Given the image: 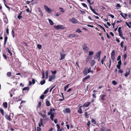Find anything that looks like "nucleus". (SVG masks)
Returning <instances> with one entry per match:
<instances>
[{"label":"nucleus","mask_w":131,"mask_h":131,"mask_svg":"<svg viewBox=\"0 0 131 131\" xmlns=\"http://www.w3.org/2000/svg\"><path fill=\"white\" fill-rule=\"evenodd\" d=\"M43 124V119L42 118H41L39 123V127H40Z\"/></svg>","instance_id":"11"},{"label":"nucleus","mask_w":131,"mask_h":131,"mask_svg":"<svg viewBox=\"0 0 131 131\" xmlns=\"http://www.w3.org/2000/svg\"><path fill=\"white\" fill-rule=\"evenodd\" d=\"M6 31L8 35H9V29L8 28H7L6 29Z\"/></svg>","instance_id":"57"},{"label":"nucleus","mask_w":131,"mask_h":131,"mask_svg":"<svg viewBox=\"0 0 131 131\" xmlns=\"http://www.w3.org/2000/svg\"><path fill=\"white\" fill-rule=\"evenodd\" d=\"M112 83L113 85H116L117 84V82L115 80H113L112 81Z\"/></svg>","instance_id":"36"},{"label":"nucleus","mask_w":131,"mask_h":131,"mask_svg":"<svg viewBox=\"0 0 131 131\" xmlns=\"http://www.w3.org/2000/svg\"><path fill=\"white\" fill-rule=\"evenodd\" d=\"M54 113H52L50 114V118L52 121L53 120V117L54 116Z\"/></svg>","instance_id":"24"},{"label":"nucleus","mask_w":131,"mask_h":131,"mask_svg":"<svg viewBox=\"0 0 131 131\" xmlns=\"http://www.w3.org/2000/svg\"><path fill=\"white\" fill-rule=\"evenodd\" d=\"M48 88H47L46 90H45V91L43 93L44 94H46L48 91Z\"/></svg>","instance_id":"43"},{"label":"nucleus","mask_w":131,"mask_h":131,"mask_svg":"<svg viewBox=\"0 0 131 131\" xmlns=\"http://www.w3.org/2000/svg\"><path fill=\"white\" fill-rule=\"evenodd\" d=\"M56 78V76L55 75H49V78L48 80V81H51L52 80H54Z\"/></svg>","instance_id":"8"},{"label":"nucleus","mask_w":131,"mask_h":131,"mask_svg":"<svg viewBox=\"0 0 131 131\" xmlns=\"http://www.w3.org/2000/svg\"><path fill=\"white\" fill-rule=\"evenodd\" d=\"M121 56H119L117 58V61L120 60H121Z\"/></svg>","instance_id":"61"},{"label":"nucleus","mask_w":131,"mask_h":131,"mask_svg":"<svg viewBox=\"0 0 131 131\" xmlns=\"http://www.w3.org/2000/svg\"><path fill=\"white\" fill-rule=\"evenodd\" d=\"M90 78V75H88L86 77H85L83 80V82H85V80L88 79L89 78Z\"/></svg>","instance_id":"16"},{"label":"nucleus","mask_w":131,"mask_h":131,"mask_svg":"<svg viewBox=\"0 0 131 131\" xmlns=\"http://www.w3.org/2000/svg\"><path fill=\"white\" fill-rule=\"evenodd\" d=\"M8 53H9V55L10 56H12V53L10 51V50L9 49H8Z\"/></svg>","instance_id":"60"},{"label":"nucleus","mask_w":131,"mask_h":131,"mask_svg":"<svg viewBox=\"0 0 131 131\" xmlns=\"http://www.w3.org/2000/svg\"><path fill=\"white\" fill-rule=\"evenodd\" d=\"M4 45H5L6 43V42L8 39V37L6 35H4Z\"/></svg>","instance_id":"13"},{"label":"nucleus","mask_w":131,"mask_h":131,"mask_svg":"<svg viewBox=\"0 0 131 131\" xmlns=\"http://www.w3.org/2000/svg\"><path fill=\"white\" fill-rule=\"evenodd\" d=\"M75 36V35L74 34H71L69 35L68 37L70 38H74Z\"/></svg>","instance_id":"25"},{"label":"nucleus","mask_w":131,"mask_h":131,"mask_svg":"<svg viewBox=\"0 0 131 131\" xmlns=\"http://www.w3.org/2000/svg\"><path fill=\"white\" fill-rule=\"evenodd\" d=\"M118 64H119V65H121V63H122V61H121V60H120L118 62Z\"/></svg>","instance_id":"62"},{"label":"nucleus","mask_w":131,"mask_h":131,"mask_svg":"<svg viewBox=\"0 0 131 131\" xmlns=\"http://www.w3.org/2000/svg\"><path fill=\"white\" fill-rule=\"evenodd\" d=\"M76 32H78L79 33H80L82 32V31L80 29H77V30L76 31Z\"/></svg>","instance_id":"45"},{"label":"nucleus","mask_w":131,"mask_h":131,"mask_svg":"<svg viewBox=\"0 0 131 131\" xmlns=\"http://www.w3.org/2000/svg\"><path fill=\"white\" fill-rule=\"evenodd\" d=\"M29 88L28 87H26L24 88L23 89V91H25L26 90H27V91H29Z\"/></svg>","instance_id":"35"},{"label":"nucleus","mask_w":131,"mask_h":131,"mask_svg":"<svg viewBox=\"0 0 131 131\" xmlns=\"http://www.w3.org/2000/svg\"><path fill=\"white\" fill-rule=\"evenodd\" d=\"M98 25L101 28H102V29L103 30L104 32H105L106 31H105V29L101 25Z\"/></svg>","instance_id":"44"},{"label":"nucleus","mask_w":131,"mask_h":131,"mask_svg":"<svg viewBox=\"0 0 131 131\" xmlns=\"http://www.w3.org/2000/svg\"><path fill=\"white\" fill-rule=\"evenodd\" d=\"M56 86V85H55L54 86H53V87H52L50 89L49 91V92H51L52 91V90Z\"/></svg>","instance_id":"55"},{"label":"nucleus","mask_w":131,"mask_h":131,"mask_svg":"<svg viewBox=\"0 0 131 131\" xmlns=\"http://www.w3.org/2000/svg\"><path fill=\"white\" fill-rule=\"evenodd\" d=\"M44 7L46 10L49 13H51L52 12L51 10L46 5H44Z\"/></svg>","instance_id":"7"},{"label":"nucleus","mask_w":131,"mask_h":131,"mask_svg":"<svg viewBox=\"0 0 131 131\" xmlns=\"http://www.w3.org/2000/svg\"><path fill=\"white\" fill-rule=\"evenodd\" d=\"M91 122L92 123H93L94 124H96V122L95 121V120L93 119H91Z\"/></svg>","instance_id":"48"},{"label":"nucleus","mask_w":131,"mask_h":131,"mask_svg":"<svg viewBox=\"0 0 131 131\" xmlns=\"http://www.w3.org/2000/svg\"><path fill=\"white\" fill-rule=\"evenodd\" d=\"M12 34L13 37H14L15 36V32L13 29L12 30Z\"/></svg>","instance_id":"42"},{"label":"nucleus","mask_w":131,"mask_h":131,"mask_svg":"<svg viewBox=\"0 0 131 131\" xmlns=\"http://www.w3.org/2000/svg\"><path fill=\"white\" fill-rule=\"evenodd\" d=\"M92 11L94 14H96L97 15H99V14L96 13L94 9H93Z\"/></svg>","instance_id":"40"},{"label":"nucleus","mask_w":131,"mask_h":131,"mask_svg":"<svg viewBox=\"0 0 131 131\" xmlns=\"http://www.w3.org/2000/svg\"><path fill=\"white\" fill-rule=\"evenodd\" d=\"M22 14V12H21L20 13H19L18 15L17 16V18L19 19H20L22 18V16L21 15Z\"/></svg>","instance_id":"23"},{"label":"nucleus","mask_w":131,"mask_h":131,"mask_svg":"<svg viewBox=\"0 0 131 131\" xmlns=\"http://www.w3.org/2000/svg\"><path fill=\"white\" fill-rule=\"evenodd\" d=\"M126 24L127 25L128 27L130 28L131 27V22L129 21L128 22V23H127V22H126Z\"/></svg>","instance_id":"17"},{"label":"nucleus","mask_w":131,"mask_h":131,"mask_svg":"<svg viewBox=\"0 0 131 131\" xmlns=\"http://www.w3.org/2000/svg\"><path fill=\"white\" fill-rule=\"evenodd\" d=\"M82 4L84 7H86V8L87 7V5L85 3H82Z\"/></svg>","instance_id":"51"},{"label":"nucleus","mask_w":131,"mask_h":131,"mask_svg":"<svg viewBox=\"0 0 131 131\" xmlns=\"http://www.w3.org/2000/svg\"><path fill=\"white\" fill-rule=\"evenodd\" d=\"M106 58V56L105 55L104 57L102 58V59L101 60V63L102 64H103V62L104 61H105V59Z\"/></svg>","instance_id":"18"},{"label":"nucleus","mask_w":131,"mask_h":131,"mask_svg":"<svg viewBox=\"0 0 131 131\" xmlns=\"http://www.w3.org/2000/svg\"><path fill=\"white\" fill-rule=\"evenodd\" d=\"M92 63H93V64H91L92 67L94 65V63H95V61L94 60H93L92 61Z\"/></svg>","instance_id":"59"},{"label":"nucleus","mask_w":131,"mask_h":131,"mask_svg":"<svg viewBox=\"0 0 131 131\" xmlns=\"http://www.w3.org/2000/svg\"><path fill=\"white\" fill-rule=\"evenodd\" d=\"M83 50L84 52L86 53L89 51V48L86 44L84 43L83 46Z\"/></svg>","instance_id":"1"},{"label":"nucleus","mask_w":131,"mask_h":131,"mask_svg":"<svg viewBox=\"0 0 131 131\" xmlns=\"http://www.w3.org/2000/svg\"><path fill=\"white\" fill-rule=\"evenodd\" d=\"M42 79L44 78L45 77V72L44 71L42 72Z\"/></svg>","instance_id":"46"},{"label":"nucleus","mask_w":131,"mask_h":131,"mask_svg":"<svg viewBox=\"0 0 131 131\" xmlns=\"http://www.w3.org/2000/svg\"><path fill=\"white\" fill-rule=\"evenodd\" d=\"M45 80H43L41 81L40 83L41 85H43L45 83Z\"/></svg>","instance_id":"33"},{"label":"nucleus","mask_w":131,"mask_h":131,"mask_svg":"<svg viewBox=\"0 0 131 131\" xmlns=\"http://www.w3.org/2000/svg\"><path fill=\"white\" fill-rule=\"evenodd\" d=\"M37 131H40L41 130V129L40 127H37Z\"/></svg>","instance_id":"63"},{"label":"nucleus","mask_w":131,"mask_h":131,"mask_svg":"<svg viewBox=\"0 0 131 131\" xmlns=\"http://www.w3.org/2000/svg\"><path fill=\"white\" fill-rule=\"evenodd\" d=\"M101 52V51L100 50L97 52L95 54V56L94 57V59H98L99 57L100 58Z\"/></svg>","instance_id":"3"},{"label":"nucleus","mask_w":131,"mask_h":131,"mask_svg":"<svg viewBox=\"0 0 131 131\" xmlns=\"http://www.w3.org/2000/svg\"><path fill=\"white\" fill-rule=\"evenodd\" d=\"M59 9L61 10L60 12H62L63 13L64 12V10L63 8L60 7L59 8Z\"/></svg>","instance_id":"38"},{"label":"nucleus","mask_w":131,"mask_h":131,"mask_svg":"<svg viewBox=\"0 0 131 131\" xmlns=\"http://www.w3.org/2000/svg\"><path fill=\"white\" fill-rule=\"evenodd\" d=\"M117 67L118 69H120L121 68V65L118 64L117 66Z\"/></svg>","instance_id":"64"},{"label":"nucleus","mask_w":131,"mask_h":131,"mask_svg":"<svg viewBox=\"0 0 131 131\" xmlns=\"http://www.w3.org/2000/svg\"><path fill=\"white\" fill-rule=\"evenodd\" d=\"M37 47L39 49H40L41 48V45L38 44L37 45Z\"/></svg>","instance_id":"47"},{"label":"nucleus","mask_w":131,"mask_h":131,"mask_svg":"<svg viewBox=\"0 0 131 131\" xmlns=\"http://www.w3.org/2000/svg\"><path fill=\"white\" fill-rule=\"evenodd\" d=\"M119 35L121 37H122L123 36V35L122 34V32H119Z\"/></svg>","instance_id":"53"},{"label":"nucleus","mask_w":131,"mask_h":131,"mask_svg":"<svg viewBox=\"0 0 131 131\" xmlns=\"http://www.w3.org/2000/svg\"><path fill=\"white\" fill-rule=\"evenodd\" d=\"M41 105V102L40 101L38 103V105L37 106V107L38 108H40Z\"/></svg>","instance_id":"34"},{"label":"nucleus","mask_w":131,"mask_h":131,"mask_svg":"<svg viewBox=\"0 0 131 131\" xmlns=\"http://www.w3.org/2000/svg\"><path fill=\"white\" fill-rule=\"evenodd\" d=\"M5 117L9 121H10L11 120V118L9 115H5Z\"/></svg>","instance_id":"15"},{"label":"nucleus","mask_w":131,"mask_h":131,"mask_svg":"<svg viewBox=\"0 0 131 131\" xmlns=\"http://www.w3.org/2000/svg\"><path fill=\"white\" fill-rule=\"evenodd\" d=\"M3 105L5 108L7 107V102H5L3 103Z\"/></svg>","instance_id":"20"},{"label":"nucleus","mask_w":131,"mask_h":131,"mask_svg":"<svg viewBox=\"0 0 131 131\" xmlns=\"http://www.w3.org/2000/svg\"><path fill=\"white\" fill-rule=\"evenodd\" d=\"M53 111V112H55V110L52 108H51L50 110V111L48 113V115H50L52 113H54L52 112Z\"/></svg>","instance_id":"10"},{"label":"nucleus","mask_w":131,"mask_h":131,"mask_svg":"<svg viewBox=\"0 0 131 131\" xmlns=\"http://www.w3.org/2000/svg\"><path fill=\"white\" fill-rule=\"evenodd\" d=\"M60 56L61 57V58L60 59V60H61L65 58L66 54L63 52H61L60 53Z\"/></svg>","instance_id":"9"},{"label":"nucleus","mask_w":131,"mask_h":131,"mask_svg":"<svg viewBox=\"0 0 131 131\" xmlns=\"http://www.w3.org/2000/svg\"><path fill=\"white\" fill-rule=\"evenodd\" d=\"M85 117L87 118H89V114H88L87 112H86L85 113Z\"/></svg>","instance_id":"27"},{"label":"nucleus","mask_w":131,"mask_h":131,"mask_svg":"<svg viewBox=\"0 0 131 131\" xmlns=\"http://www.w3.org/2000/svg\"><path fill=\"white\" fill-rule=\"evenodd\" d=\"M54 28L57 29H64L65 28L64 27H63V25H61L54 26Z\"/></svg>","instance_id":"6"},{"label":"nucleus","mask_w":131,"mask_h":131,"mask_svg":"<svg viewBox=\"0 0 131 131\" xmlns=\"http://www.w3.org/2000/svg\"><path fill=\"white\" fill-rule=\"evenodd\" d=\"M89 55L90 56L93 55L94 54V52L93 51H90L89 52Z\"/></svg>","instance_id":"37"},{"label":"nucleus","mask_w":131,"mask_h":131,"mask_svg":"<svg viewBox=\"0 0 131 131\" xmlns=\"http://www.w3.org/2000/svg\"><path fill=\"white\" fill-rule=\"evenodd\" d=\"M119 12H120L121 13L120 14V15L123 17L124 18H125V19H126V18L123 15V13H122V12H121V11H119Z\"/></svg>","instance_id":"50"},{"label":"nucleus","mask_w":131,"mask_h":131,"mask_svg":"<svg viewBox=\"0 0 131 131\" xmlns=\"http://www.w3.org/2000/svg\"><path fill=\"white\" fill-rule=\"evenodd\" d=\"M46 79H47L48 77V71L47 70L46 72Z\"/></svg>","instance_id":"32"},{"label":"nucleus","mask_w":131,"mask_h":131,"mask_svg":"<svg viewBox=\"0 0 131 131\" xmlns=\"http://www.w3.org/2000/svg\"><path fill=\"white\" fill-rule=\"evenodd\" d=\"M51 72L52 73V74H55L57 72V71L56 70H55L54 71L51 70Z\"/></svg>","instance_id":"49"},{"label":"nucleus","mask_w":131,"mask_h":131,"mask_svg":"<svg viewBox=\"0 0 131 131\" xmlns=\"http://www.w3.org/2000/svg\"><path fill=\"white\" fill-rule=\"evenodd\" d=\"M101 128L100 130L101 131H104L105 129V127L103 125L101 126Z\"/></svg>","instance_id":"28"},{"label":"nucleus","mask_w":131,"mask_h":131,"mask_svg":"<svg viewBox=\"0 0 131 131\" xmlns=\"http://www.w3.org/2000/svg\"><path fill=\"white\" fill-rule=\"evenodd\" d=\"M123 72V70L121 69H119L118 70V72L120 73H122Z\"/></svg>","instance_id":"54"},{"label":"nucleus","mask_w":131,"mask_h":131,"mask_svg":"<svg viewBox=\"0 0 131 131\" xmlns=\"http://www.w3.org/2000/svg\"><path fill=\"white\" fill-rule=\"evenodd\" d=\"M121 27H119L118 29V32H122V31L121 30Z\"/></svg>","instance_id":"56"},{"label":"nucleus","mask_w":131,"mask_h":131,"mask_svg":"<svg viewBox=\"0 0 131 131\" xmlns=\"http://www.w3.org/2000/svg\"><path fill=\"white\" fill-rule=\"evenodd\" d=\"M91 68H90L89 69H85L83 71V73L84 76L86 75L88 73H89L91 72Z\"/></svg>","instance_id":"2"},{"label":"nucleus","mask_w":131,"mask_h":131,"mask_svg":"<svg viewBox=\"0 0 131 131\" xmlns=\"http://www.w3.org/2000/svg\"><path fill=\"white\" fill-rule=\"evenodd\" d=\"M49 21L51 25H53L54 23L51 19H49Z\"/></svg>","instance_id":"30"},{"label":"nucleus","mask_w":131,"mask_h":131,"mask_svg":"<svg viewBox=\"0 0 131 131\" xmlns=\"http://www.w3.org/2000/svg\"><path fill=\"white\" fill-rule=\"evenodd\" d=\"M46 105L47 106H49L50 105V102L48 100H47L46 102Z\"/></svg>","instance_id":"19"},{"label":"nucleus","mask_w":131,"mask_h":131,"mask_svg":"<svg viewBox=\"0 0 131 131\" xmlns=\"http://www.w3.org/2000/svg\"><path fill=\"white\" fill-rule=\"evenodd\" d=\"M106 96V95H101V99L102 100H105V99L104 98V97Z\"/></svg>","instance_id":"29"},{"label":"nucleus","mask_w":131,"mask_h":131,"mask_svg":"<svg viewBox=\"0 0 131 131\" xmlns=\"http://www.w3.org/2000/svg\"><path fill=\"white\" fill-rule=\"evenodd\" d=\"M115 51L114 50H112L111 54V57L112 60L114 61L115 59Z\"/></svg>","instance_id":"4"},{"label":"nucleus","mask_w":131,"mask_h":131,"mask_svg":"<svg viewBox=\"0 0 131 131\" xmlns=\"http://www.w3.org/2000/svg\"><path fill=\"white\" fill-rule=\"evenodd\" d=\"M124 41H122L121 42V43L120 45L121 46L122 48H123V44L124 43Z\"/></svg>","instance_id":"41"},{"label":"nucleus","mask_w":131,"mask_h":131,"mask_svg":"<svg viewBox=\"0 0 131 131\" xmlns=\"http://www.w3.org/2000/svg\"><path fill=\"white\" fill-rule=\"evenodd\" d=\"M65 110L66 113H69L71 112L70 110V108H66L65 109Z\"/></svg>","instance_id":"21"},{"label":"nucleus","mask_w":131,"mask_h":131,"mask_svg":"<svg viewBox=\"0 0 131 131\" xmlns=\"http://www.w3.org/2000/svg\"><path fill=\"white\" fill-rule=\"evenodd\" d=\"M78 113L81 114L82 113V111L81 108H79V109L77 111Z\"/></svg>","instance_id":"22"},{"label":"nucleus","mask_w":131,"mask_h":131,"mask_svg":"<svg viewBox=\"0 0 131 131\" xmlns=\"http://www.w3.org/2000/svg\"><path fill=\"white\" fill-rule=\"evenodd\" d=\"M7 76H8V77H10L11 76V75L12 73L10 72H8L7 73Z\"/></svg>","instance_id":"39"},{"label":"nucleus","mask_w":131,"mask_h":131,"mask_svg":"<svg viewBox=\"0 0 131 131\" xmlns=\"http://www.w3.org/2000/svg\"><path fill=\"white\" fill-rule=\"evenodd\" d=\"M0 112H1L2 115L3 116L4 115V110L3 109L1 108L0 107Z\"/></svg>","instance_id":"31"},{"label":"nucleus","mask_w":131,"mask_h":131,"mask_svg":"<svg viewBox=\"0 0 131 131\" xmlns=\"http://www.w3.org/2000/svg\"><path fill=\"white\" fill-rule=\"evenodd\" d=\"M32 83L33 84H34L35 83V80L34 79H32Z\"/></svg>","instance_id":"58"},{"label":"nucleus","mask_w":131,"mask_h":131,"mask_svg":"<svg viewBox=\"0 0 131 131\" xmlns=\"http://www.w3.org/2000/svg\"><path fill=\"white\" fill-rule=\"evenodd\" d=\"M69 21L71 22L74 24H77L78 23L77 20L74 17L70 19Z\"/></svg>","instance_id":"5"},{"label":"nucleus","mask_w":131,"mask_h":131,"mask_svg":"<svg viewBox=\"0 0 131 131\" xmlns=\"http://www.w3.org/2000/svg\"><path fill=\"white\" fill-rule=\"evenodd\" d=\"M130 70H129V71L128 72H126V73L125 74V77H127L128 75H129L130 74Z\"/></svg>","instance_id":"26"},{"label":"nucleus","mask_w":131,"mask_h":131,"mask_svg":"<svg viewBox=\"0 0 131 131\" xmlns=\"http://www.w3.org/2000/svg\"><path fill=\"white\" fill-rule=\"evenodd\" d=\"M91 104L90 102H87L84 103L83 105V106L88 107Z\"/></svg>","instance_id":"12"},{"label":"nucleus","mask_w":131,"mask_h":131,"mask_svg":"<svg viewBox=\"0 0 131 131\" xmlns=\"http://www.w3.org/2000/svg\"><path fill=\"white\" fill-rule=\"evenodd\" d=\"M109 60V62H107V65L109 66V68L110 69L111 67V60L110 58Z\"/></svg>","instance_id":"14"},{"label":"nucleus","mask_w":131,"mask_h":131,"mask_svg":"<svg viewBox=\"0 0 131 131\" xmlns=\"http://www.w3.org/2000/svg\"><path fill=\"white\" fill-rule=\"evenodd\" d=\"M44 95L43 94L41 95L40 97V98L41 99H44Z\"/></svg>","instance_id":"52"}]
</instances>
